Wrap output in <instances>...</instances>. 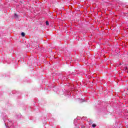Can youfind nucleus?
I'll list each match as a JSON object with an SVG mask.
<instances>
[{
	"mask_svg": "<svg viewBox=\"0 0 128 128\" xmlns=\"http://www.w3.org/2000/svg\"><path fill=\"white\" fill-rule=\"evenodd\" d=\"M46 26H50V23H48V21H46Z\"/></svg>",
	"mask_w": 128,
	"mask_h": 128,
	"instance_id": "1",
	"label": "nucleus"
},
{
	"mask_svg": "<svg viewBox=\"0 0 128 128\" xmlns=\"http://www.w3.org/2000/svg\"><path fill=\"white\" fill-rule=\"evenodd\" d=\"M92 128H96V124H93L92 125Z\"/></svg>",
	"mask_w": 128,
	"mask_h": 128,
	"instance_id": "4",
	"label": "nucleus"
},
{
	"mask_svg": "<svg viewBox=\"0 0 128 128\" xmlns=\"http://www.w3.org/2000/svg\"><path fill=\"white\" fill-rule=\"evenodd\" d=\"M14 16H16V18H18V16L16 14L14 13Z\"/></svg>",
	"mask_w": 128,
	"mask_h": 128,
	"instance_id": "3",
	"label": "nucleus"
},
{
	"mask_svg": "<svg viewBox=\"0 0 128 128\" xmlns=\"http://www.w3.org/2000/svg\"><path fill=\"white\" fill-rule=\"evenodd\" d=\"M122 64H120V65L121 66Z\"/></svg>",
	"mask_w": 128,
	"mask_h": 128,
	"instance_id": "5",
	"label": "nucleus"
},
{
	"mask_svg": "<svg viewBox=\"0 0 128 128\" xmlns=\"http://www.w3.org/2000/svg\"><path fill=\"white\" fill-rule=\"evenodd\" d=\"M25 34H26L24 32H22V34H21V35L22 36H24Z\"/></svg>",
	"mask_w": 128,
	"mask_h": 128,
	"instance_id": "2",
	"label": "nucleus"
}]
</instances>
